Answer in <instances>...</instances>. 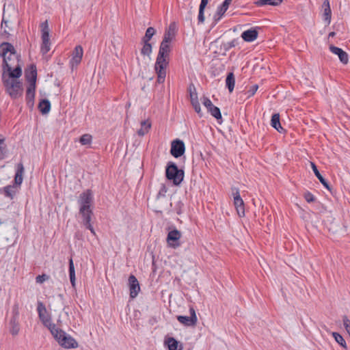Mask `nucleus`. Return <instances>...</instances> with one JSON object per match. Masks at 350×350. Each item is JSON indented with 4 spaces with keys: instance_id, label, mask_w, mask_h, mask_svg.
Returning <instances> with one entry per match:
<instances>
[{
    "instance_id": "1",
    "label": "nucleus",
    "mask_w": 350,
    "mask_h": 350,
    "mask_svg": "<svg viewBox=\"0 0 350 350\" xmlns=\"http://www.w3.org/2000/svg\"><path fill=\"white\" fill-rule=\"evenodd\" d=\"M21 75L22 70L20 66H17L12 72L2 73L3 86L12 98H17L23 95V85L18 79Z\"/></svg>"
},
{
    "instance_id": "2",
    "label": "nucleus",
    "mask_w": 350,
    "mask_h": 350,
    "mask_svg": "<svg viewBox=\"0 0 350 350\" xmlns=\"http://www.w3.org/2000/svg\"><path fill=\"white\" fill-rule=\"evenodd\" d=\"M170 42L162 40L156 59L154 68L157 75V82L163 83L166 76V67L168 65V57L170 52Z\"/></svg>"
},
{
    "instance_id": "3",
    "label": "nucleus",
    "mask_w": 350,
    "mask_h": 350,
    "mask_svg": "<svg viewBox=\"0 0 350 350\" xmlns=\"http://www.w3.org/2000/svg\"><path fill=\"white\" fill-rule=\"evenodd\" d=\"M39 318L42 323L49 328L51 333L58 342V343L62 346H66V333L62 329H59L56 327L55 325L51 323V318L46 311L44 305L39 301L37 307Z\"/></svg>"
},
{
    "instance_id": "4",
    "label": "nucleus",
    "mask_w": 350,
    "mask_h": 350,
    "mask_svg": "<svg viewBox=\"0 0 350 350\" xmlns=\"http://www.w3.org/2000/svg\"><path fill=\"white\" fill-rule=\"evenodd\" d=\"M0 55L3 59V72H12L18 64V57L14 46L8 42L0 45Z\"/></svg>"
},
{
    "instance_id": "5",
    "label": "nucleus",
    "mask_w": 350,
    "mask_h": 350,
    "mask_svg": "<svg viewBox=\"0 0 350 350\" xmlns=\"http://www.w3.org/2000/svg\"><path fill=\"white\" fill-rule=\"evenodd\" d=\"M184 174V171L179 170L174 162L170 161L167 163L165 170L166 178L172 180L174 185H179L182 183Z\"/></svg>"
},
{
    "instance_id": "6",
    "label": "nucleus",
    "mask_w": 350,
    "mask_h": 350,
    "mask_svg": "<svg viewBox=\"0 0 350 350\" xmlns=\"http://www.w3.org/2000/svg\"><path fill=\"white\" fill-rule=\"evenodd\" d=\"M40 28L42 38L40 50L41 53L43 55H45L51 49V42L49 39V28L47 21H45L44 22L41 23Z\"/></svg>"
},
{
    "instance_id": "7",
    "label": "nucleus",
    "mask_w": 350,
    "mask_h": 350,
    "mask_svg": "<svg viewBox=\"0 0 350 350\" xmlns=\"http://www.w3.org/2000/svg\"><path fill=\"white\" fill-rule=\"evenodd\" d=\"M79 213L82 217L83 224L87 229L90 230L93 235L96 236L95 230L91 224L92 217L93 216V211L92 208H85V206H80Z\"/></svg>"
},
{
    "instance_id": "8",
    "label": "nucleus",
    "mask_w": 350,
    "mask_h": 350,
    "mask_svg": "<svg viewBox=\"0 0 350 350\" xmlns=\"http://www.w3.org/2000/svg\"><path fill=\"white\" fill-rule=\"evenodd\" d=\"M189 317L182 315L177 316V320L179 321V323L185 326L193 327L195 326L198 322L196 310L193 307L189 308Z\"/></svg>"
},
{
    "instance_id": "9",
    "label": "nucleus",
    "mask_w": 350,
    "mask_h": 350,
    "mask_svg": "<svg viewBox=\"0 0 350 350\" xmlns=\"http://www.w3.org/2000/svg\"><path fill=\"white\" fill-rule=\"evenodd\" d=\"M83 54V48L80 45L76 46L71 54L72 58L70 61V67L72 72H73L81 63Z\"/></svg>"
},
{
    "instance_id": "10",
    "label": "nucleus",
    "mask_w": 350,
    "mask_h": 350,
    "mask_svg": "<svg viewBox=\"0 0 350 350\" xmlns=\"http://www.w3.org/2000/svg\"><path fill=\"white\" fill-rule=\"evenodd\" d=\"M185 151L184 142L178 139L172 141L171 144L170 153L175 158L181 157Z\"/></svg>"
},
{
    "instance_id": "11",
    "label": "nucleus",
    "mask_w": 350,
    "mask_h": 350,
    "mask_svg": "<svg viewBox=\"0 0 350 350\" xmlns=\"http://www.w3.org/2000/svg\"><path fill=\"white\" fill-rule=\"evenodd\" d=\"M202 103L207 109L208 111L210 112L214 118H215L217 120L221 119L220 109L217 107L213 105L211 100L208 98L203 97Z\"/></svg>"
},
{
    "instance_id": "12",
    "label": "nucleus",
    "mask_w": 350,
    "mask_h": 350,
    "mask_svg": "<svg viewBox=\"0 0 350 350\" xmlns=\"http://www.w3.org/2000/svg\"><path fill=\"white\" fill-rule=\"evenodd\" d=\"M180 237L181 232L176 229H174L168 232L167 236V242L168 243L170 247L176 248L180 246L178 241L180 239Z\"/></svg>"
},
{
    "instance_id": "13",
    "label": "nucleus",
    "mask_w": 350,
    "mask_h": 350,
    "mask_svg": "<svg viewBox=\"0 0 350 350\" xmlns=\"http://www.w3.org/2000/svg\"><path fill=\"white\" fill-rule=\"evenodd\" d=\"M129 285L130 290V297L131 298L134 299L137 296L140 291L139 282L135 275H131L129 277Z\"/></svg>"
},
{
    "instance_id": "14",
    "label": "nucleus",
    "mask_w": 350,
    "mask_h": 350,
    "mask_svg": "<svg viewBox=\"0 0 350 350\" xmlns=\"http://www.w3.org/2000/svg\"><path fill=\"white\" fill-rule=\"evenodd\" d=\"M18 311L17 307L15 310V316L13 317L9 323V331L10 333L13 336H17L21 330L20 324L18 321Z\"/></svg>"
},
{
    "instance_id": "15",
    "label": "nucleus",
    "mask_w": 350,
    "mask_h": 350,
    "mask_svg": "<svg viewBox=\"0 0 350 350\" xmlns=\"http://www.w3.org/2000/svg\"><path fill=\"white\" fill-rule=\"evenodd\" d=\"M234 195V204L236 207L238 215L240 217L245 215L244 203L242 198L240 196L239 191L236 189V192L233 193Z\"/></svg>"
},
{
    "instance_id": "16",
    "label": "nucleus",
    "mask_w": 350,
    "mask_h": 350,
    "mask_svg": "<svg viewBox=\"0 0 350 350\" xmlns=\"http://www.w3.org/2000/svg\"><path fill=\"white\" fill-rule=\"evenodd\" d=\"M92 199V193L90 190H87L86 191L82 193L80 195L79 200L80 206H85V208L91 207Z\"/></svg>"
},
{
    "instance_id": "17",
    "label": "nucleus",
    "mask_w": 350,
    "mask_h": 350,
    "mask_svg": "<svg viewBox=\"0 0 350 350\" xmlns=\"http://www.w3.org/2000/svg\"><path fill=\"white\" fill-rule=\"evenodd\" d=\"M329 50L332 53H333L334 54H336L338 56L340 61L342 64H347L348 63V61H349L348 55L342 49L338 48L335 46H333V45H330Z\"/></svg>"
},
{
    "instance_id": "18",
    "label": "nucleus",
    "mask_w": 350,
    "mask_h": 350,
    "mask_svg": "<svg viewBox=\"0 0 350 350\" xmlns=\"http://www.w3.org/2000/svg\"><path fill=\"white\" fill-rule=\"evenodd\" d=\"M176 36V25L175 23H171L168 28L166 29L164 33L163 40L165 42H171V41L175 38Z\"/></svg>"
},
{
    "instance_id": "19",
    "label": "nucleus",
    "mask_w": 350,
    "mask_h": 350,
    "mask_svg": "<svg viewBox=\"0 0 350 350\" xmlns=\"http://www.w3.org/2000/svg\"><path fill=\"white\" fill-rule=\"evenodd\" d=\"M25 75L27 81L29 83H36L37 71L36 68L33 65L29 66L25 72Z\"/></svg>"
},
{
    "instance_id": "20",
    "label": "nucleus",
    "mask_w": 350,
    "mask_h": 350,
    "mask_svg": "<svg viewBox=\"0 0 350 350\" xmlns=\"http://www.w3.org/2000/svg\"><path fill=\"white\" fill-rule=\"evenodd\" d=\"M258 31L256 29H250L243 31L241 38L246 42H252L257 38Z\"/></svg>"
},
{
    "instance_id": "21",
    "label": "nucleus",
    "mask_w": 350,
    "mask_h": 350,
    "mask_svg": "<svg viewBox=\"0 0 350 350\" xmlns=\"http://www.w3.org/2000/svg\"><path fill=\"white\" fill-rule=\"evenodd\" d=\"M312 169L315 174V176L317 177V178L319 180L321 183L328 190H331L330 187L327 183V181L323 177V176L320 174L319 171L317 169V167L314 163H311Z\"/></svg>"
},
{
    "instance_id": "22",
    "label": "nucleus",
    "mask_w": 350,
    "mask_h": 350,
    "mask_svg": "<svg viewBox=\"0 0 350 350\" xmlns=\"http://www.w3.org/2000/svg\"><path fill=\"white\" fill-rule=\"evenodd\" d=\"M322 6L324 10V12H323L324 20L327 23V24H329L330 21H331V16H332L329 1L328 0H325L323 3Z\"/></svg>"
},
{
    "instance_id": "23",
    "label": "nucleus",
    "mask_w": 350,
    "mask_h": 350,
    "mask_svg": "<svg viewBox=\"0 0 350 350\" xmlns=\"http://www.w3.org/2000/svg\"><path fill=\"white\" fill-rule=\"evenodd\" d=\"M283 0H258L254 2L257 6L262 7L265 5L278 6L282 3Z\"/></svg>"
},
{
    "instance_id": "24",
    "label": "nucleus",
    "mask_w": 350,
    "mask_h": 350,
    "mask_svg": "<svg viewBox=\"0 0 350 350\" xmlns=\"http://www.w3.org/2000/svg\"><path fill=\"white\" fill-rule=\"evenodd\" d=\"M271 125L279 133H282L284 131L280 124L279 113H275L272 116Z\"/></svg>"
},
{
    "instance_id": "25",
    "label": "nucleus",
    "mask_w": 350,
    "mask_h": 350,
    "mask_svg": "<svg viewBox=\"0 0 350 350\" xmlns=\"http://www.w3.org/2000/svg\"><path fill=\"white\" fill-rule=\"evenodd\" d=\"M38 109L42 114H47L51 110V103L47 99H42L40 101Z\"/></svg>"
},
{
    "instance_id": "26",
    "label": "nucleus",
    "mask_w": 350,
    "mask_h": 350,
    "mask_svg": "<svg viewBox=\"0 0 350 350\" xmlns=\"http://www.w3.org/2000/svg\"><path fill=\"white\" fill-rule=\"evenodd\" d=\"M228 6L224 5V3H222L219 7H218L216 13L213 16L214 23L216 24L218 21L221 18L224 13L228 10Z\"/></svg>"
},
{
    "instance_id": "27",
    "label": "nucleus",
    "mask_w": 350,
    "mask_h": 350,
    "mask_svg": "<svg viewBox=\"0 0 350 350\" xmlns=\"http://www.w3.org/2000/svg\"><path fill=\"white\" fill-rule=\"evenodd\" d=\"M151 128V122L149 120H144L141 122V129L137 131L139 136H144L148 133Z\"/></svg>"
},
{
    "instance_id": "28",
    "label": "nucleus",
    "mask_w": 350,
    "mask_h": 350,
    "mask_svg": "<svg viewBox=\"0 0 350 350\" xmlns=\"http://www.w3.org/2000/svg\"><path fill=\"white\" fill-rule=\"evenodd\" d=\"M208 0H201L200 8H199V13H198V23H203L204 22V12L206 6L207 5Z\"/></svg>"
},
{
    "instance_id": "29",
    "label": "nucleus",
    "mask_w": 350,
    "mask_h": 350,
    "mask_svg": "<svg viewBox=\"0 0 350 350\" xmlns=\"http://www.w3.org/2000/svg\"><path fill=\"white\" fill-rule=\"evenodd\" d=\"M235 84V78L233 72H229L227 75L226 79V85L227 88L228 89L230 92H232L234 90Z\"/></svg>"
},
{
    "instance_id": "30",
    "label": "nucleus",
    "mask_w": 350,
    "mask_h": 350,
    "mask_svg": "<svg viewBox=\"0 0 350 350\" xmlns=\"http://www.w3.org/2000/svg\"><path fill=\"white\" fill-rule=\"evenodd\" d=\"M24 172L23 165L20 163L17 166V171L15 174L14 181L16 185H21L23 182V174Z\"/></svg>"
},
{
    "instance_id": "31",
    "label": "nucleus",
    "mask_w": 350,
    "mask_h": 350,
    "mask_svg": "<svg viewBox=\"0 0 350 350\" xmlns=\"http://www.w3.org/2000/svg\"><path fill=\"white\" fill-rule=\"evenodd\" d=\"M69 275H70V280L71 282V284L72 287L75 288V267L72 259L70 258L69 260Z\"/></svg>"
},
{
    "instance_id": "32",
    "label": "nucleus",
    "mask_w": 350,
    "mask_h": 350,
    "mask_svg": "<svg viewBox=\"0 0 350 350\" xmlns=\"http://www.w3.org/2000/svg\"><path fill=\"white\" fill-rule=\"evenodd\" d=\"M156 31L155 29L150 27L146 29L145 36L142 38V42H149L152 37L154 35Z\"/></svg>"
},
{
    "instance_id": "33",
    "label": "nucleus",
    "mask_w": 350,
    "mask_h": 350,
    "mask_svg": "<svg viewBox=\"0 0 350 350\" xmlns=\"http://www.w3.org/2000/svg\"><path fill=\"white\" fill-rule=\"evenodd\" d=\"M92 136L91 135L84 134L80 137L79 142L82 145L87 146L90 145L92 143Z\"/></svg>"
},
{
    "instance_id": "34",
    "label": "nucleus",
    "mask_w": 350,
    "mask_h": 350,
    "mask_svg": "<svg viewBox=\"0 0 350 350\" xmlns=\"http://www.w3.org/2000/svg\"><path fill=\"white\" fill-rule=\"evenodd\" d=\"M188 91H189V94H190V100H198V94H197V92H196V87H195V85L193 83H191L189 85Z\"/></svg>"
},
{
    "instance_id": "35",
    "label": "nucleus",
    "mask_w": 350,
    "mask_h": 350,
    "mask_svg": "<svg viewBox=\"0 0 350 350\" xmlns=\"http://www.w3.org/2000/svg\"><path fill=\"white\" fill-rule=\"evenodd\" d=\"M144 46L141 50V53L143 55H150L152 53V45L150 42H143Z\"/></svg>"
},
{
    "instance_id": "36",
    "label": "nucleus",
    "mask_w": 350,
    "mask_h": 350,
    "mask_svg": "<svg viewBox=\"0 0 350 350\" xmlns=\"http://www.w3.org/2000/svg\"><path fill=\"white\" fill-rule=\"evenodd\" d=\"M332 336L334 338L335 340L342 347L346 348V342L343 337L337 332H333Z\"/></svg>"
},
{
    "instance_id": "37",
    "label": "nucleus",
    "mask_w": 350,
    "mask_h": 350,
    "mask_svg": "<svg viewBox=\"0 0 350 350\" xmlns=\"http://www.w3.org/2000/svg\"><path fill=\"white\" fill-rule=\"evenodd\" d=\"M7 27H8V21H6L3 16L1 23V29L2 35L5 36V38H7L10 34L9 31L6 29Z\"/></svg>"
},
{
    "instance_id": "38",
    "label": "nucleus",
    "mask_w": 350,
    "mask_h": 350,
    "mask_svg": "<svg viewBox=\"0 0 350 350\" xmlns=\"http://www.w3.org/2000/svg\"><path fill=\"white\" fill-rule=\"evenodd\" d=\"M78 347V342L71 336L67 335V349Z\"/></svg>"
},
{
    "instance_id": "39",
    "label": "nucleus",
    "mask_w": 350,
    "mask_h": 350,
    "mask_svg": "<svg viewBox=\"0 0 350 350\" xmlns=\"http://www.w3.org/2000/svg\"><path fill=\"white\" fill-rule=\"evenodd\" d=\"M191 105H192L195 111L198 114H199L200 116H202V113L201 112V107H200V105L198 100H191Z\"/></svg>"
},
{
    "instance_id": "40",
    "label": "nucleus",
    "mask_w": 350,
    "mask_h": 350,
    "mask_svg": "<svg viewBox=\"0 0 350 350\" xmlns=\"http://www.w3.org/2000/svg\"><path fill=\"white\" fill-rule=\"evenodd\" d=\"M237 44V40L234 39L230 42H228L223 44V48L225 51H228L232 47H234Z\"/></svg>"
},
{
    "instance_id": "41",
    "label": "nucleus",
    "mask_w": 350,
    "mask_h": 350,
    "mask_svg": "<svg viewBox=\"0 0 350 350\" xmlns=\"http://www.w3.org/2000/svg\"><path fill=\"white\" fill-rule=\"evenodd\" d=\"M3 191L5 195V196L9 198H12L14 195V190L13 187L12 186H6L3 188Z\"/></svg>"
},
{
    "instance_id": "42",
    "label": "nucleus",
    "mask_w": 350,
    "mask_h": 350,
    "mask_svg": "<svg viewBox=\"0 0 350 350\" xmlns=\"http://www.w3.org/2000/svg\"><path fill=\"white\" fill-rule=\"evenodd\" d=\"M49 279V276L46 274L39 275L36 278V282L38 284H42Z\"/></svg>"
},
{
    "instance_id": "43",
    "label": "nucleus",
    "mask_w": 350,
    "mask_h": 350,
    "mask_svg": "<svg viewBox=\"0 0 350 350\" xmlns=\"http://www.w3.org/2000/svg\"><path fill=\"white\" fill-rule=\"evenodd\" d=\"M34 96H35L34 93H26L27 104L29 106H33V105Z\"/></svg>"
},
{
    "instance_id": "44",
    "label": "nucleus",
    "mask_w": 350,
    "mask_h": 350,
    "mask_svg": "<svg viewBox=\"0 0 350 350\" xmlns=\"http://www.w3.org/2000/svg\"><path fill=\"white\" fill-rule=\"evenodd\" d=\"M304 198L308 202H312L315 200L314 196L310 192H306L304 194Z\"/></svg>"
},
{
    "instance_id": "45",
    "label": "nucleus",
    "mask_w": 350,
    "mask_h": 350,
    "mask_svg": "<svg viewBox=\"0 0 350 350\" xmlns=\"http://www.w3.org/2000/svg\"><path fill=\"white\" fill-rule=\"evenodd\" d=\"M4 137L0 135V157L3 155L4 153Z\"/></svg>"
},
{
    "instance_id": "46",
    "label": "nucleus",
    "mask_w": 350,
    "mask_h": 350,
    "mask_svg": "<svg viewBox=\"0 0 350 350\" xmlns=\"http://www.w3.org/2000/svg\"><path fill=\"white\" fill-rule=\"evenodd\" d=\"M258 88V85H252L250 88V89L247 91L248 97H250V96H252L253 95H254V94L257 91Z\"/></svg>"
},
{
    "instance_id": "47",
    "label": "nucleus",
    "mask_w": 350,
    "mask_h": 350,
    "mask_svg": "<svg viewBox=\"0 0 350 350\" xmlns=\"http://www.w3.org/2000/svg\"><path fill=\"white\" fill-rule=\"evenodd\" d=\"M36 89V83H29V85L27 87V93H34L35 94Z\"/></svg>"
},
{
    "instance_id": "48",
    "label": "nucleus",
    "mask_w": 350,
    "mask_h": 350,
    "mask_svg": "<svg viewBox=\"0 0 350 350\" xmlns=\"http://www.w3.org/2000/svg\"><path fill=\"white\" fill-rule=\"evenodd\" d=\"M232 0H225L223 3H224V5H227L229 7V5L230 4Z\"/></svg>"
},
{
    "instance_id": "49",
    "label": "nucleus",
    "mask_w": 350,
    "mask_h": 350,
    "mask_svg": "<svg viewBox=\"0 0 350 350\" xmlns=\"http://www.w3.org/2000/svg\"><path fill=\"white\" fill-rule=\"evenodd\" d=\"M162 191H163V192L166 191L165 186H163L162 189L159 191L158 195L159 196V195L162 194Z\"/></svg>"
},
{
    "instance_id": "50",
    "label": "nucleus",
    "mask_w": 350,
    "mask_h": 350,
    "mask_svg": "<svg viewBox=\"0 0 350 350\" xmlns=\"http://www.w3.org/2000/svg\"><path fill=\"white\" fill-rule=\"evenodd\" d=\"M335 36V32L332 31L329 33V37H334Z\"/></svg>"
}]
</instances>
